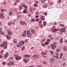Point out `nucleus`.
Listing matches in <instances>:
<instances>
[{
  "mask_svg": "<svg viewBox=\"0 0 67 67\" xmlns=\"http://www.w3.org/2000/svg\"><path fill=\"white\" fill-rule=\"evenodd\" d=\"M31 31L32 34H34L35 32V30H34L33 29H31L30 30H27V31L26 34L28 37H30V36H31V35H32Z\"/></svg>",
  "mask_w": 67,
  "mask_h": 67,
  "instance_id": "1",
  "label": "nucleus"
},
{
  "mask_svg": "<svg viewBox=\"0 0 67 67\" xmlns=\"http://www.w3.org/2000/svg\"><path fill=\"white\" fill-rule=\"evenodd\" d=\"M65 30H66V29L64 27L63 28L61 29H59L58 30V32L59 34H60L63 32H65Z\"/></svg>",
  "mask_w": 67,
  "mask_h": 67,
  "instance_id": "2",
  "label": "nucleus"
},
{
  "mask_svg": "<svg viewBox=\"0 0 67 67\" xmlns=\"http://www.w3.org/2000/svg\"><path fill=\"white\" fill-rule=\"evenodd\" d=\"M32 58L34 59V60H36V59L40 58V56L36 54H34L33 55Z\"/></svg>",
  "mask_w": 67,
  "mask_h": 67,
  "instance_id": "3",
  "label": "nucleus"
},
{
  "mask_svg": "<svg viewBox=\"0 0 67 67\" xmlns=\"http://www.w3.org/2000/svg\"><path fill=\"white\" fill-rule=\"evenodd\" d=\"M7 45V43L6 42H3V44H1V47H3V46H4V45Z\"/></svg>",
  "mask_w": 67,
  "mask_h": 67,
  "instance_id": "4",
  "label": "nucleus"
},
{
  "mask_svg": "<svg viewBox=\"0 0 67 67\" xmlns=\"http://www.w3.org/2000/svg\"><path fill=\"white\" fill-rule=\"evenodd\" d=\"M51 46L52 47V49H55V47H56V45L52 44L51 45Z\"/></svg>",
  "mask_w": 67,
  "mask_h": 67,
  "instance_id": "5",
  "label": "nucleus"
},
{
  "mask_svg": "<svg viewBox=\"0 0 67 67\" xmlns=\"http://www.w3.org/2000/svg\"><path fill=\"white\" fill-rule=\"evenodd\" d=\"M22 46V44L21 42H19L18 43L16 44V46L17 47H21Z\"/></svg>",
  "mask_w": 67,
  "mask_h": 67,
  "instance_id": "6",
  "label": "nucleus"
},
{
  "mask_svg": "<svg viewBox=\"0 0 67 67\" xmlns=\"http://www.w3.org/2000/svg\"><path fill=\"white\" fill-rule=\"evenodd\" d=\"M59 29H52V32H57V31H58V32Z\"/></svg>",
  "mask_w": 67,
  "mask_h": 67,
  "instance_id": "7",
  "label": "nucleus"
},
{
  "mask_svg": "<svg viewBox=\"0 0 67 67\" xmlns=\"http://www.w3.org/2000/svg\"><path fill=\"white\" fill-rule=\"evenodd\" d=\"M50 60L51 62H54L55 61V58H51Z\"/></svg>",
  "mask_w": 67,
  "mask_h": 67,
  "instance_id": "8",
  "label": "nucleus"
},
{
  "mask_svg": "<svg viewBox=\"0 0 67 67\" xmlns=\"http://www.w3.org/2000/svg\"><path fill=\"white\" fill-rule=\"evenodd\" d=\"M21 5H22L23 7H24L25 9H27V8L28 7L27 6H26V5H25L24 4H22Z\"/></svg>",
  "mask_w": 67,
  "mask_h": 67,
  "instance_id": "9",
  "label": "nucleus"
},
{
  "mask_svg": "<svg viewBox=\"0 0 67 67\" xmlns=\"http://www.w3.org/2000/svg\"><path fill=\"white\" fill-rule=\"evenodd\" d=\"M3 13H1V14H0V18H1L2 19H3L4 18V16H3Z\"/></svg>",
  "mask_w": 67,
  "mask_h": 67,
  "instance_id": "10",
  "label": "nucleus"
},
{
  "mask_svg": "<svg viewBox=\"0 0 67 67\" xmlns=\"http://www.w3.org/2000/svg\"><path fill=\"white\" fill-rule=\"evenodd\" d=\"M8 34L9 36H11L12 35V32L10 31H8Z\"/></svg>",
  "mask_w": 67,
  "mask_h": 67,
  "instance_id": "11",
  "label": "nucleus"
},
{
  "mask_svg": "<svg viewBox=\"0 0 67 67\" xmlns=\"http://www.w3.org/2000/svg\"><path fill=\"white\" fill-rule=\"evenodd\" d=\"M15 59L17 60H20V59H21V57L20 56H17L15 57Z\"/></svg>",
  "mask_w": 67,
  "mask_h": 67,
  "instance_id": "12",
  "label": "nucleus"
},
{
  "mask_svg": "<svg viewBox=\"0 0 67 67\" xmlns=\"http://www.w3.org/2000/svg\"><path fill=\"white\" fill-rule=\"evenodd\" d=\"M26 31H25L23 32V36L25 37L26 36Z\"/></svg>",
  "mask_w": 67,
  "mask_h": 67,
  "instance_id": "13",
  "label": "nucleus"
},
{
  "mask_svg": "<svg viewBox=\"0 0 67 67\" xmlns=\"http://www.w3.org/2000/svg\"><path fill=\"white\" fill-rule=\"evenodd\" d=\"M24 57L25 58H29V57H30V55H29L25 54L24 55Z\"/></svg>",
  "mask_w": 67,
  "mask_h": 67,
  "instance_id": "14",
  "label": "nucleus"
},
{
  "mask_svg": "<svg viewBox=\"0 0 67 67\" xmlns=\"http://www.w3.org/2000/svg\"><path fill=\"white\" fill-rule=\"evenodd\" d=\"M40 19L41 20H42V21H44L45 19L44 17V16H41V17Z\"/></svg>",
  "mask_w": 67,
  "mask_h": 67,
  "instance_id": "15",
  "label": "nucleus"
},
{
  "mask_svg": "<svg viewBox=\"0 0 67 67\" xmlns=\"http://www.w3.org/2000/svg\"><path fill=\"white\" fill-rule=\"evenodd\" d=\"M13 42L14 43H16L17 42H18V40L15 39H14L13 40Z\"/></svg>",
  "mask_w": 67,
  "mask_h": 67,
  "instance_id": "16",
  "label": "nucleus"
},
{
  "mask_svg": "<svg viewBox=\"0 0 67 67\" xmlns=\"http://www.w3.org/2000/svg\"><path fill=\"white\" fill-rule=\"evenodd\" d=\"M8 56H9V54H8V53H6L4 55V58H7V57H8Z\"/></svg>",
  "mask_w": 67,
  "mask_h": 67,
  "instance_id": "17",
  "label": "nucleus"
},
{
  "mask_svg": "<svg viewBox=\"0 0 67 67\" xmlns=\"http://www.w3.org/2000/svg\"><path fill=\"white\" fill-rule=\"evenodd\" d=\"M63 38H61L60 40L59 43H61V44H62L63 43L64 41H63Z\"/></svg>",
  "mask_w": 67,
  "mask_h": 67,
  "instance_id": "18",
  "label": "nucleus"
},
{
  "mask_svg": "<svg viewBox=\"0 0 67 67\" xmlns=\"http://www.w3.org/2000/svg\"><path fill=\"white\" fill-rule=\"evenodd\" d=\"M27 12V9H24L23 11V13H26Z\"/></svg>",
  "mask_w": 67,
  "mask_h": 67,
  "instance_id": "19",
  "label": "nucleus"
},
{
  "mask_svg": "<svg viewBox=\"0 0 67 67\" xmlns=\"http://www.w3.org/2000/svg\"><path fill=\"white\" fill-rule=\"evenodd\" d=\"M46 40V38H44L41 41H40V43H43L44 41H45Z\"/></svg>",
  "mask_w": 67,
  "mask_h": 67,
  "instance_id": "20",
  "label": "nucleus"
},
{
  "mask_svg": "<svg viewBox=\"0 0 67 67\" xmlns=\"http://www.w3.org/2000/svg\"><path fill=\"white\" fill-rule=\"evenodd\" d=\"M6 37L7 39H8V40H11V37L7 35L6 36Z\"/></svg>",
  "mask_w": 67,
  "mask_h": 67,
  "instance_id": "21",
  "label": "nucleus"
},
{
  "mask_svg": "<svg viewBox=\"0 0 67 67\" xmlns=\"http://www.w3.org/2000/svg\"><path fill=\"white\" fill-rule=\"evenodd\" d=\"M66 46H64V47H63V50L64 51H66L67 50V49H66Z\"/></svg>",
  "mask_w": 67,
  "mask_h": 67,
  "instance_id": "22",
  "label": "nucleus"
},
{
  "mask_svg": "<svg viewBox=\"0 0 67 67\" xmlns=\"http://www.w3.org/2000/svg\"><path fill=\"white\" fill-rule=\"evenodd\" d=\"M13 14V12H10L9 13V16H12V14Z\"/></svg>",
  "mask_w": 67,
  "mask_h": 67,
  "instance_id": "23",
  "label": "nucleus"
},
{
  "mask_svg": "<svg viewBox=\"0 0 67 67\" xmlns=\"http://www.w3.org/2000/svg\"><path fill=\"white\" fill-rule=\"evenodd\" d=\"M24 49H25V46H22L21 49V51H23Z\"/></svg>",
  "mask_w": 67,
  "mask_h": 67,
  "instance_id": "24",
  "label": "nucleus"
},
{
  "mask_svg": "<svg viewBox=\"0 0 67 67\" xmlns=\"http://www.w3.org/2000/svg\"><path fill=\"white\" fill-rule=\"evenodd\" d=\"M19 10H22V5H20L19 7Z\"/></svg>",
  "mask_w": 67,
  "mask_h": 67,
  "instance_id": "25",
  "label": "nucleus"
},
{
  "mask_svg": "<svg viewBox=\"0 0 67 67\" xmlns=\"http://www.w3.org/2000/svg\"><path fill=\"white\" fill-rule=\"evenodd\" d=\"M23 61L24 62V63H27V60L26 59H24Z\"/></svg>",
  "mask_w": 67,
  "mask_h": 67,
  "instance_id": "26",
  "label": "nucleus"
},
{
  "mask_svg": "<svg viewBox=\"0 0 67 67\" xmlns=\"http://www.w3.org/2000/svg\"><path fill=\"white\" fill-rule=\"evenodd\" d=\"M43 24L44 26H45L46 25V24H47V23H46V22H44L43 23Z\"/></svg>",
  "mask_w": 67,
  "mask_h": 67,
  "instance_id": "27",
  "label": "nucleus"
},
{
  "mask_svg": "<svg viewBox=\"0 0 67 67\" xmlns=\"http://www.w3.org/2000/svg\"><path fill=\"white\" fill-rule=\"evenodd\" d=\"M45 44L46 45H47L49 44V43L48 42H46L45 43Z\"/></svg>",
  "mask_w": 67,
  "mask_h": 67,
  "instance_id": "28",
  "label": "nucleus"
},
{
  "mask_svg": "<svg viewBox=\"0 0 67 67\" xmlns=\"http://www.w3.org/2000/svg\"><path fill=\"white\" fill-rule=\"evenodd\" d=\"M20 22L21 25H23V21H21Z\"/></svg>",
  "mask_w": 67,
  "mask_h": 67,
  "instance_id": "29",
  "label": "nucleus"
},
{
  "mask_svg": "<svg viewBox=\"0 0 67 67\" xmlns=\"http://www.w3.org/2000/svg\"><path fill=\"white\" fill-rule=\"evenodd\" d=\"M2 64H3V65H6V64H7V63H6V62H5L4 61H3L2 62Z\"/></svg>",
  "mask_w": 67,
  "mask_h": 67,
  "instance_id": "30",
  "label": "nucleus"
},
{
  "mask_svg": "<svg viewBox=\"0 0 67 67\" xmlns=\"http://www.w3.org/2000/svg\"><path fill=\"white\" fill-rule=\"evenodd\" d=\"M59 25L60 26H61L62 27H64V26H65V25L63 24H60Z\"/></svg>",
  "mask_w": 67,
  "mask_h": 67,
  "instance_id": "31",
  "label": "nucleus"
},
{
  "mask_svg": "<svg viewBox=\"0 0 67 67\" xmlns=\"http://www.w3.org/2000/svg\"><path fill=\"white\" fill-rule=\"evenodd\" d=\"M20 0H17L15 2L17 3H18L20 2Z\"/></svg>",
  "mask_w": 67,
  "mask_h": 67,
  "instance_id": "32",
  "label": "nucleus"
},
{
  "mask_svg": "<svg viewBox=\"0 0 67 67\" xmlns=\"http://www.w3.org/2000/svg\"><path fill=\"white\" fill-rule=\"evenodd\" d=\"M53 57H55V58H57V59H58L59 57H58V55L57 56L54 55Z\"/></svg>",
  "mask_w": 67,
  "mask_h": 67,
  "instance_id": "33",
  "label": "nucleus"
},
{
  "mask_svg": "<svg viewBox=\"0 0 67 67\" xmlns=\"http://www.w3.org/2000/svg\"><path fill=\"white\" fill-rule=\"evenodd\" d=\"M1 11V12H4V11H5V9H2Z\"/></svg>",
  "mask_w": 67,
  "mask_h": 67,
  "instance_id": "34",
  "label": "nucleus"
},
{
  "mask_svg": "<svg viewBox=\"0 0 67 67\" xmlns=\"http://www.w3.org/2000/svg\"><path fill=\"white\" fill-rule=\"evenodd\" d=\"M11 24H12L11 22L9 21L8 24V25H9V26H10V25H11Z\"/></svg>",
  "mask_w": 67,
  "mask_h": 67,
  "instance_id": "35",
  "label": "nucleus"
},
{
  "mask_svg": "<svg viewBox=\"0 0 67 67\" xmlns=\"http://www.w3.org/2000/svg\"><path fill=\"white\" fill-rule=\"evenodd\" d=\"M39 21H40V18H37L36 19V22H38Z\"/></svg>",
  "mask_w": 67,
  "mask_h": 67,
  "instance_id": "36",
  "label": "nucleus"
},
{
  "mask_svg": "<svg viewBox=\"0 0 67 67\" xmlns=\"http://www.w3.org/2000/svg\"><path fill=\"white\" fill-rule=\"evenodd\" d=\"M26 23L25 21H23V25H26Z\"/></svg>",
  "mask_w": 67,
  "mask_h": 67,
  "instance_id": "37",
  "label": "nucleus"
},
{
  "mask_svg": "<svg viewBox=\"0 0 67 67\" xmlns=\"http://www.w3.org/2000/svg\"><path fill=\"white\" fill-rule=\"evenodd\" d=\"M49 39L51 40H53L54 39V38L52 37H51L49 38Z\"/></svg>",
  "mask_w": 67,
  "mask_h": 67,
  "instance_id": "38",
  "label": "nucleus"
},
{
  "mask_svg": "<svg viewBox=\"0 0 67 67\" xmlns=\"http://www.w3.org/2000/svg\"><path fill=\"white\" fill-rule=\"evenodd\" d=\"M10 63L11 65H13V64H14V62H13L12 61L10 62Z\"/></svg>",
  "mask_w": 67,
  "mask_h": 67,
  "instance_id": "39",
  "label": "nucleus"
},
{
  "mask_svg": "<svg viewBox=\"0 0 67 67\" xmlns=\"http://www.w3.org/2000/svg\"><path fill=\"white\" fill-rule=\"evenodd\" d=\"M14 11H15V12H17V10H18V9L16 8H14Z\"/></svg>",
  "mask_w": 67,
  "mask_h": 67,
  "instance_id": "40",
  "label": "nucleus"
},
{
  "mask_svg": "<svg viewBox=\"0 0 67 67\" xmlns=\"http://www.w3.org/2000/svg\"><path fill=\"white\" fill-rule=\"evenodd\" d=\"M42 55H45L46 53L45 52H42L41 54Z\"/></svg>",
  "mask_w": 67,
  "mask_h": 67,
  "instance_id": "41",
  "label": "nucleus"
},
{
  "mask_svg": "<svg viewBox=\"0 0 67 67\" xmlns=\"http://www.w3.org/2000/svg\"><path fill=\"white\" fill-rule=\"evenodd\" d=\"M63 55V53H61L60 54V57L61 58H62V56Z\"/></svg>",
  "mask_w": 67,
  "mask_h": 67,
  "instance_id": "42",
  "label": "nucleus"
},
{
  "mask_svg": "<svg viewBox=\"0 0 67 67\" xmlns=\"http://www.w3.org/2000/svg\"><path fill=\"white\" fill-rule=\"evenodd\" d=\"M47 41L49 43V42H51V40L49 39H47Z\"/></svg>",
  "mask_w": 67,
  "mask_h": 67,
  "instance_id": "43",
  "label": "nucleus"
},
{
  "mask_svg": "<svg viewBox=\"0 0 67 67\" xmlns=\"http://www.w3.org/2000/svg\"><path fill=\"white\" fill-rule=\"evenodd\" d=\"M3 57V56H2V54H1V55H0V59L2 58Z\"/></svg>",
  "mask_w": 67,
  "mask_h": 67,
  "instance_id": "44",
  "label": "nucleus"
},
{
  "mask_svg": "<svg viewBox=\"0 0 67 67\" xmlns=\"http://www.w3.org/2000/svg\"><path fill=\"white\" fill-rule=\"evenodd\" d=\"M55 53L56 55H57V56H58V55H59V54H58V53L57 52H55Z\"/></svg>",
  "mask_w": 67,
  "mask_h": 67,
  "instance_id": "45",
  "label": "nucleus"
},
{
  "mask_svg": "<svg viewBox=\"0 0 67 67\" xmlns=\"http://www.w3.org/2000/svg\"><path fill=\"white\" fill-rule=\"evenodd\" d=\"M5 45V46L4 47V49H5L7 48V44Z\"/></svg>",
  "mask_w": 67,
  "mask_h": 67,
  "instance_id": "46",
  "label": "nucleus"
},
{
  "mask_svg": "<svg viewBox=\"0 0 67 67\" xmlns=\"http://www.w3.org/2000/svg\"><path fill=\"white\" fill-rule=\"evenodd\" d=\"M57 22H54L53 24L54 25H57Z\"/></svg>",
  "mask_w": 67,
  "mask_h": 67,
  "instance_id": "47",
  "label": "nucleus"
},
{
  "mask_svg": "<svg viewBox=\"0 0 67 67\" xmlns=\"http://www.w3.org/2000/svg\"><path fill=\"white\" fill-rule=\"evenodd\" d=\"M39 14H40V13L38 12H36V15H39Z\"/></svg>",
  "mask_w": 67,
  "mask_h": 67,
  "instance_id": "48",
  "label": "nucleus"
},
{
  "mask_svg": "<svg viewBox=\"0 0 67 67\" xmlns=\"http://www.w3.org/2000/svg\"><path fill=\"white\" fill-rule=\"evenodd\" d=\"M21 13V12H16V14H18V13Z\"/></svg>",
  "mask_w": 67,
  "mask_h": 67,
  "instance_id": "49",
  "label": "nucleus"
},
{
  "mask_svg": "<svg viewBox=\"0 0 67 67\" xmlns=\"http://www.w3.org/2000/svg\"><path fill=\"white\" fill-rule=\"evenodd\" d=\"M57 52H60V49H57L56 50Z\"/></svg>",
  "mask_w": 67,
  "mask_h": 67,
  "instance_id": "50",
  "label": "nucleus"
},
{
  "mask_svg": "<svg viewBox=\"0 0 67 67\" xmlns=\"http://www.w3.org/2000/svg\"><path fill=\"white\" fill-rule=\"evenodd\" d=\"M21 43H22V44L23 45H24V43H25V42H24V41H22V42H21Z\"/></svg>",
  "mask_w": 67,
  "mask_h": 67,
  "instance_id": "51",
  "label": "nucleus"
},
{
  "mask_svg": "<svg viewBox=\"0 0 67 67\" xmlns=\"http://www.w3.org/2000/svg\"><path fill=\"white\" fill-rule=\"evenodd\" d=\"M34 7H38V5H37L36 4H35L34 5Z\"/></svg>",
  "mask_w": 67,
  "mask_h": 67,
  "instance_id": "52",
  "label": "nucleus"
},
{
  "mask_svg": "<svg viewBox=\"0 0 67 67\" xmlns=\"http://www.w3.org/2000/svg\"><path fill=\"white\" fill-rule=\"evenodd\" d=\"M43 8H46V7H47L46 5H44L43 6Z\"/></svg>",
  "mask_w": 67,
  "mask_h": 67,
  "instance_id": "53",
  "label": "nucleus"
},
{
  "mask_svg": "<svg viewBox=\"0 0 67 67\" xmlns=\"http://www.w3.org/2000/svg\"><path fill=\"white\" fill-rule=\"evenodd\" d=\"M50 53L51 54H53V52L52 51H51L50 52Z\"/></svg>",
  "mask_w": 67,
  "mask_h": 67,
  "instance_id": "54",
  "label": "nucleus"
},
{
  "mask_svg": "<svg viewBox=\"0 0 67 67\" xmlns=\"http://www.w3.org/2000/svg\"><path fill=\"white\" fill-rule=\"evenodd\" d=\"M52 37V35H49L48 36V37H49L50 38V37Z\"/></svg>",
  "mask_w": 67,
  "mask_h": 67,
  "instance_id": "55",
  "label": "nucleus"
},
{
  "mask_svg": "<svg viewBox=\"0 0 67 67\" xmlns=\"http://www.w3.org/2000/svg\"><path fill=\"white\" fill-rule=\"evenodd\" d=\"M10 65H11V62H10L8 63V66H10Z\"/></svg>",
  "mask_w": 67,
  "mask_h": 67,
  "instance_id": "56",
  "label": "nucleus"
},
{
  "mask_svg": "<svg viewBox=\"0 0 67 67\" xmlns=\"http://www.w3.org/2000/svg\"><path fill=\"white\" fill-rule=\"evenodd\" d=\"M39 17V16L38 15H36L35 16L36 18H38Z\"/></svg>",
  "mask_w": 67,
  "mask_h": 67,
  "instance_id": "57",
  "label": "nucleus"
},
{
  "mask_svg": "<svg viewBox=\"0 0 67 67\" xmlns=\"http://www.w3.org/2000/svg\"><path fill=\"white\" fill-rule=\"evenodd\" d=\"M43 63L44 64H47V62H46L45 61H44V62H43Z\"/></svg>",
  "mask_w": 67,
  "mask_h": 67,
  "instance_id": "58",
  "label": "nucleus"
},
{
  "mask_svg": "<svg viewBox=\"0 0 67 67\" xmlns=\"http://www.w3.org/2000/svg\"><path fill=\"white\" fill-rule=\"evenodd\" d=\"M41 1L42 3H44V0H41Z\"/></svg>",
  "mask_w": 67,
  "mask_h": 67,
  "instance_id": "59",
  "label": "nucleus"
},
{
  "mask_svg": "<svg viewBox=\"0 0 67 67\" xmlns=\"http://www.w3.org/2000/svg\"><path fill=\"white\" fill-rule=\"evenodd\" d=\"M61 1V0H59V1H58V3H60V2Z\"/></svg>",
  "mask_w": 67,
  "mask_h": 67,
  "instance_id": "60",
  "label": "nucleus"
},
{
  "mask_svg": "<svg viewBox=\"0 0 67 67\" xmlns=\"http://www.w3.org/2000/svg\"><path fill=\"white\" fill-rule=\"evenodd\" d=\"M32 22H35V19L33 18L32 19Z\"/></svg>",
  "mask_w": 67,
  "mask_h": 67,
  "instance_id": "61",
  "label": "nucleus"
},
{
  "mask_svg": "<svg viewBox=\"0 0 67 67\" xmlns=\"http://www.w3.org/2000/svg\"><path fill=\"white\" fill-rule=\"evenodd\" d=\"M44 15H47L46 12H45L44 13Z\"/></svg>",
  "mask_w": 67,
  "mask_h": 67,
  "instance_id": "62",
  "label": "nucleus"
},
{
  "mask_svg": "<svg viewBox=\"0 0 67 67\" xmlns=\"http://www.w3.org/2000/svg\"><path fill=\"white\" fill-rule=\"evenodd\" d=\"M14 4V5H16L17 4V3L16 2H15V3Z\"/></svg>",
  "mask_w": 67,
  "mask_h": 67,
  "instance_id": "63",
  "label": "nucleus"
},
{
  "mask_svg": "<svg viewBox=\"0 0 67 67\" xmlns=\"http://www.w3.org/2000/svg\"><path fill=\"white\" fill-rule=\"evenodd\" d=\"M53 43L54 44H57V43L56 42H53Z\"/></svg>",
  "mask_w": 67,
  "mask_h": 67,
  "instance_id": "64",
  "label": "nucleus"
}]
</instances>
